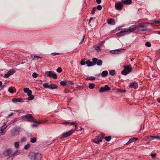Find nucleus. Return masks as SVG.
<instances>
[{
    "mask_svg": "<svg viewBox=\"0 0 160 160\" xmlns=\"http://www.w3.org/2000/svg\"><path fill=\"white\" fill-rule=\"evenodd\" d=\"M57 88V86L56 85L54 84H52L49 85V89H54Z\"/></svg>",
    "mask_w": 160,
    "mask_h": 160,
    "instance_id": "25",
    "label": "nucleus"
},
{
    "mask_svg": "<svg viewBox=\"0 0 160 160\" xmlns=\"http://www.w3.org/2000/svg\"><path fill=\"white\" fill-rule=\"evenodd\" d=\"M68 82L67 81H62L60 82V84L62 86H64L67 84Z\"/></svg>",
    "mask_w": 160,
    "mask_h": 160,
    "instance_id": "30",
    "label": "nucleus"
},
{
    "mask_svg": "<svg viewBox=\"0 0 160 160\" xmlns=\"http://www.w3.org/2000/svg\"><path fill=\"white\" fill-rule=\"evenodd\" d=\"M13 115V113H10V114H9V115H8V116L9 117H10V116H12V115Z\"/></svg>",
    "mask_w": 160,
    "mask_h": 160,
    "instance_id": "62",
    "label": "nucleus"
},
{
    "mask_svg": "<svg viewBox=\"0 0 160 160\" xmlns=\"http://www.w3.org/2000/svg\"><path fill=\"white\" fill-rule=\"evenodd\" d=\"M92 61L94 65L97 64L98 66H101L102 64V61L101 59L98 60L97 58H94L92 59Z\"/></svg>",
    "mask_w": 160,
    "mask_h": 160,
    "instance_id": "10",
    "label": "nucleus"
},
{
    "mask_svg": "<svg viewBox=\"0 0 160 160\" xmlns=\"http://www.w3.org/2000/svg\"><path fill=\"white\" fill-rule=\"evenodd\" d=\"M122 3L124 4L125 5H130L132 2V0H122L121 1Z\"/></svg>",
    "mask_w": 160,
    "mask_h": 160,
    "instance_id": "18",
    "label": "nucleus"
},
{
    "mask_svg": "<svg viewBox=\"0 0 160 160\" xmlns=\"http://www.w3.org/2000/svg\"><path fill=\"white\" fill-rule=\"evenodd\" d=\"M86 64L87 65L88 67H90L94 65L93 62H92L89 60H87L86 61Z\"/></svg>",
    "mask_w": 160,
    "mask_h": 160,
    "instance_id": "20",
    "label": "nucleus"
},
{
    "mask_svg": "<svg viewBox=\"0 0 160 160\" xmlns=\"http://www.w3.org/2000/svg\"><path fill=\"white\" fill-rule=\"evenodd\" d=\"M110 90V88L109 87L108 85H106L104 87H101L99 91L100 92H102Z\"/></svg>",
    "mask_w": 160,
    "mask_h": 160,
    "instance_id": "13",
    "label": "nucleus"
},
{
    "mask_svg": "<svg viewBox=\"0 0 160 160\" xmlns=\"http://www.w3.org/2000/svg\"><path fill=\"white\" fill-rule=\"evenodd\" d=\"M126 33L127 32L125 30V28H124L122 31H121L120 32L117 33V35L118 36H122L125 35Z\"/></svg>",
    "mask_w": 160,
    "mask_h": 160,
    "instance_id": "14",
    "label": "nucleus"
},
{
    "mask_svg": "<svg viewBox=\"0 0 160 160\" xmlns=\"http://www.w3.org/2000/svg\"><path fill=\"white\" fill-rule=\"evenodd\" d=\"M105 134L103 133H101L99 134L97 138L95 139L92 140V141L97 144H98L99 142H102V139L104 138Z\"/></svg>",
    "mask_w": 160,
    "mask_h": 160,
    "instance_id": "3",
    "label": "nucleus"
},
{
    "mask_svg": "<svg viewBox=\"0 0 160 160\" xmlns=\"http://www.w3.org/2000/svg\"><path fill=\"white\" fill-rule=\"evenodd\" d=\"M151 155L152 158H153L156 156V153H152L151 154Z\"/></svg>",
    "mask_w": 160,
    "mask_h": 160,
    "instance_id": "51",
    "label": "nucleus"
},
{
    "mask_svg": "<svg viewBox=\"0 0 160 160\" xmlns=\"http://www.w3.org/2000/svg\"><path fill=\"white\" fill-rule=\"evenodd\" d=\"M120 50L119 49L111 51L110 52L112 53H118Z\"/></svg>",
    "mask_w": 160,
    "mask_h": 160,
    "instance_id": "34",
    "label": "nucleus"
},
{
    "mask_svg": "<svg viewBox=\"0 0 160 160\" xmlns=\"http://www.w3.org/2000/svg\"><path fill=\"white\" fill-rule=\"evenodd\" d=\"M105 139L106 141L109 142L111 139V137L110 136L106 137L105 138Z\"/></svg>",
    "mask_w": 160,
    "mask_h": 160,
    "instance_id": "43",
    "label": "nucleus"
},
{
    "mask_svg": "<svg viewBox=\"0 0 160 160\" xmlns=\"http://www.w3.org/2000/svg\"><path fill=\"white\" fill-rule=\"evenodd\" d=\"M80 63L82 65H84L86 64V61L84 59H82L81 60Z\"/></svg>",
    "mask_w": 160,
    "mask_h": 160,
    "instance_id": "38",
    "label": "nucleus"
},
{
    "mask_svg": "<svg viewBox=\"0 0 160 160\" xmlns=\"http://www.w3.org/2000/svg\"><path fill=\"white\" fill-rule=\"evenodd\" d=\"M20 152L19 150H17L14 153H13L12 155H13V157L19 154Z\"/></svg>",
    "mask_w": 160,
    "mask_h": 160,
    "instance_id": "29",
    "label": "nucleus"
},
{
    "mask_svg": "<svg viewBox=\"0 0 160 160\" xmlns=\"http://www.w3.org/2000/svg\"><path fill=\"white\" fill-rule=\"evenodd\" d=\"M32 76L34 78H36L38 76V75L36 73L34 72L32 74Z\"/></svg>",
    "mask_w": 160,
    "mask_h": 160,
    "instance_id": "45",
    "label": "nucleus"
},
{
    "mask_svg": "<svg viewBox=\"0 0 160 160\" xmlns=\"http://www.w3.org/2000/svg\"><path fill=\"white\" fill-rule=\"evenodd\" d=\"M154 23L156 24H159L160 23V20L159 21H155Z\"/></svg>",
    "mask_w": 160,
    "mask_h": 160,
    "instance_id": "52",
    "label": "nucleus"
},
{
    "mask_svg": "<svg viewBox=\"0 0 160 160\" xmlns=\"http://www.w3.org/2000/svg\"><path fill=\"white\" fill-rule=\"evenodd\" d=\"M26 141V138H23L22 139L21 141L22 142H24L25 141Z\"/></svg>",
    "mask_w": 160,
    "mask_h": 160,
    "instance_id": "53",
    "label": "nucleus"
},
{
    "mask_svg": "<svg viewBox=\"0 0 160 160\" xmlns=\"http://www.w3.org/2000/svg\"><path fill=\"white\" fill-rule=\"evenodd\" d=\"M57 71L58 72L60 73L62 71V69L61 67L58 68L57 69Z\"/></svg>",
    "mask_w": 160,
    "mask_h": 160,
    "instance_id": "47",
    "label": "nucleus"
},
{
    "mask_svg": "<svg viewBox=\"0 0 160 160\" xmlns=\"http://www.w3.org/2000/svg\"><path fill=\"white\" fill-rule=\"evenodd\" d=\"M38 125L36 124H33L32 125V127H37L38 126Z\"/></svg>",
    "mask_w": 160,
    "mask_h": 160,
    "instance_id": "58",
    "label": "nucleus"
},
{
    "mask_svg": "<svg viewBox=\"0 0 160 160\" xmlns=\"http://www.w3.org/2000/svg\"><path fill=\"white\" fill-rule=\"evenodd\" d=\"M2 85V82L1 81H0V87H1Z\"/></svg>",
    "mask_w": 160,
    "mask_h": 160,
    "instance_id": "64",
    "label": "nucleus"
},
{
    "mask_svg": "<svg viewBox=\"0 0 160 160\" xmlns=\"http://www.w3.org/2000/svg\"><path fill=\"white\" fill-rule=\"evenodd\" d=\"M45 73L47 77L52 78L54 79H56L57 78V75L51 71H47L45 72Z\"/></svg>",
    "mask_w": 160,
    "mask_h": 160,
    "instance_id": "7",
    "label": "nucleus"
},
{
    "mask_svg": "<svg viewBox=\"0 0 160 160\" xmlns=\"http://www.w3.org/2000/svg\"><path fill=\"white\" fill-rule=\"evenodd\" d=\"M138 85L135 82H132L130 83L129 87L131 88H136L138 87Z\"/></svg>",
    "mask_w": 160,
    "mask_h": 160,
    "instance_id": "16",
    "label": "nucleus"
},
{
    "mask_svg": "<svg viewBox=\"0 0 160 160\" xmlns=\"http://www.w3.org/2000/svg\"><path fill=\"white\" fill-rule=\"evenodd\" d=\"M157 101H158V102H159V103H160V99H159V98H158V99H157Z\"/></svg>",
    "mask_w": 160,
    "mask_h": 160,
    "instance_id": "63",
    "label": "nucleus"
},
{
    "mask_svg": "<svg viewBox=\"0 0 160 160\" xmlns=\"http://www.w3.org/2000/svg\"><path fill=\"white\" fill-rule=\"evenodd\" d=\"M93 19H94V20L95 19V18H90L89 21V23H90V22H91V21Z\"/></svg>",
    "mask_w": 160,
    "mask_h": 160,
    "instance_id": "59",
    "label": "nucleus"
},
{
    "mask_svg": "<svg viewBox=\"0 0 160 160\" xmlns=\"http://www.w3.org/2000/svg\"><path fill=\"white\" fill-rule=\"evenodd\" d=\"M82 129V128L81 127H79L78 128V129H77V131H81Z\"/></svg>",
    "mask_w": 160,
    "mask_h": 160,
    "instance_id": "56",
    "label": "nucleus"
},
{
    "mask_svg": "<svg viewBox=\"0 0 160 160\" xmlns=\"http://www.w3.org/2000/svg\"><path fill=\"white\" fill-rule=\"evenodd\" d=\"M95 79V78L94 77L87 78H86V80H94Z\"/></svg>",
    "mask_w": 160,
    "mask_h": 160,
    "instance_id": "39",
    "label": "nucleus"
},
{
    "mask_svg": "<svg viewBox=\"0 0 160 160\" xmlns=\"http://www.w3.org/2000/svg\"><path fill=\"white\" fill-rule=\"evenodd\" d=\"M62 123L64 124H68L69 123V122L67 121H65Z\"/></svg>",
    "mask_w": 160,
    "mask_h": 160,
    "instance_id": "60",
    "label": "nucleus"
},
{
    "mask_svg": "<svg viewBox=\"0 0 160 160\" xmlns=\"http://www.w3.org/2000/svg\"><path fill=\"white\" fill-rule=\"evenodd\" d=\"M15 90L14 87H11L8 89V91L11 93H13L14 92V90Z\"/></svg>",
    "mask_w": 160,
    "mask_h": 160,
    "instance_id": "24",
    "label": "nucleus"
},
{
    "mask_svg": "<svg viewBox=\"0 0 160 160\" xmlns=\"http://www.w3.org/2000/svg\"><path fill=\"white\" fill-rule=\"evenodd\" d=\"M29 97L28 98V100H33L34 98V96L32 95V94L30 95H28Z\"/></svg>",
    "mask_w": 160,
    "mask_h": 160,
    "instance_id": "33",
    "label": "nucleus"
},
{
    "mask_svg": "<svg viewBox=\"0 0 160 160\" xmlns=\"http://www.w3.org/2000/svg\"><path fill=\"white\" fill-rule=\"evenodd\" d=\"M104 42L103 41H102L100 42L98 45H99L101 47L102 46V45L104 43Z\"/></svg>",
    "mask_w": 160,
    "mask_h": 160,
    "instance_id": "49",
    "label": "nucleus"
},
{
    "mask_svg": "<svg viewBox=\"0 0 160 160\" xmlns=\"http://www.w3.org/2000/svg\"><path fill=\"white\" fill-rule=\"evenodd\" d=\"M107 22L109 25H114L115 24V22L112 18L108 19L107 20Z\"/></svg>",
    "mask_w": 160,
    "mask_h": 160,
    "instance_id": "19",
    "label": "nucleus"
},
{
    "mask_svg": "<svg viewBox=\"0 0 160 160\" xmlns=\"http://www.w3.org/2000/svg\"><path fill=\"white\" fill-rule=\"evenodd\" d=\"M97 8L99 10H101L102 9V6L101 5H98L97 7Z\"/></svg>",
    "mask_w": 160,
    "mask_h": 160,
    "instance_id": "48",
    "label": "nucleus"
},
{
    "mask_svg": "<svg viewBox=\"0 0 160 160\" xmlns=\"http://www.w3.org/2000/svg\"><path fill=\"white\" fill-rule=\"evenodd\" d=\"M149 138H152V139L153 140H154L155 139H158V140L160 139V137L158 136H149L148 137V139H149Z\"/></svg>",
    "mask_w": 160,
    "mask_h": 160,
    "instance_id": "23",
    "label": "nucleus"
},
{
    "mask_svg": "<svg viewBox=\"0 0 160 160\" xmlns=\"http://www.w3.org/2000/svg\"><path fill=\"white\" fill-rule=\"evenodd\" d=\"M19 134L18 132L16 130H15L13 131L12 133V135L13 137H15L17 136Z\"/></svg>",
    "mask_w": 160,
    "mask_h": 160,
    "instance_id": "27",
    "label": "nucleus"
},
{
    "mask_svg": "<svg viewBox=\"0 0 160 160\" xmlns=\"http://www.w3.org/2000/svg\"><path fill=\"white\" fill-rule=\"evenodd\" d=\"M14 146L15 148H19V143L18 142H16L14 143Z\"/></svg>",
    "mask_w": 160,
    "mask_h": 160,
    "instance_id": "37",
    "label": "nucleus"
},
{
    "mask_svg": "<svg viewBox=\"0 0 160 160\" xmlns=\"http://www.w3.org/2000/svg\"><path fill=\"white\" fill-rule=\"evenodd\" d=\"M12 101L13 102H22L23 101L22 99L19 98H15L12 99Z\"/></svg>",
    "mask_w": 160,
    "mask_h": 160,
    "instance_id": "22",
    "label": "nucleus"
},
{
    "mask_svg": "<svg viewBox=\"0 0 160 160\" xmlns=\"http://www.w3.org/2000/svg\"><path fill=\"white\" fill-rule=\"evenodd\" d=\"M15 72V70L14 69H12L9 71L7 73L5 74L3 77L4 78H8L10 75L13 74Z\"/></svg>",
    "mask_w": 160,
    "mask_h": 160,
    "instance_id": "12",
    "label": "nucleus"
},
{
    "mask_svg": "<svg viewBox=\"0 0 160 160\" xmlns=\"http://www.w3.org/2000/svg\"><path fill=\"white\" fill-rule=\"evenodd\" d=\"M95 85L94 83H90L89 84V87L91 89H92L94 88Z\"/></svg>",
    "mask_w": 160,
    "mask_h": 160,
    "instance_id": "31",
    "label": "nucleus"
},
{
    "mask_svg": "<svg viewBox=\"0 0 160 160\" xmlns=\"http://www.w3.org/2000/svg\"><path fill=\"white\" fill-rule=\"evenodd\" d=\"M96 10V8L95 7H94L92 9L91 11V14H94L95 12V11Z\"/></svg>",
    "mask_w": 160,
    "mask_h": 160,
    "instance_id": "40",
    "label": "nucleus"
},
{
    "mask_svg": "<svg viewBox=\"0 0 160 160\" xmlns=\"http://www.w3.org/2000/svg\"><path fill=\"white\" fill-rule=\"evenodd\" d=\"M124 68V70L121 73L124 75H126L132 71V69L130 65L125 66Z\"/></svg>",
    "mask_w": 160,
    "mask_h": 160,
    "instance_id": "4",
    "label": "nucleus"
},
{
    "mask_svg": "<svg viewBox=\"0 0 160 160\" xmlns=\"http://www.w3.org/2000/svg\"><path fill=\"white\" fill-rule=\"evenodd\" d=\"M7 125L4 123L3 125L0 128V136L4 135L6 133L5 129L7 128Z\"/></svg>",
    "mask_w": 160,
    "mask_h": 160,
    "instance_id": "9",
    "label": "nucleus"
},
{
    "mask_svg": "<svg viewBox=\"0 0 160 160\" xmlns=\"http://www.w3.org/2000/svg\"><path fill=\"white\" fill-rule=\"evenodd\" d=\"M12 152V151L11 149H7L4 152V154L5 156H8L10 155Z\"/></svg>",
    "mask_w": 160,
    "mask_h": 160,
    "instance_id": "15",
    "label": "nucleus"
},
{
    "mask_svg": "<svg viewBox=\"0 0 160 160\" xmlns=\"http://www.w3.org/2000/svg\"><path fill=\"white\" fill-rule=\"evenodd\" d=\"M25 92L27 93L28 95H30L32 94V91L28 88H26L24 89Z\"/></svg>",
    "mask_w": 160,
    "mask_h": 160,
    "instance_id": "17",
    "label": "nucleus"
},
{
    "mask_svg": "<svg viewBox=\"0 0 160 160\" xmlns=\"http://www.w3.org/2000/svg\"><path fill=\"white\" fill-rule=\"evenodd\" d=\"M156 33L158 34H160V31H156Z\"/></svg>",
    "mask_w": 160,
    "mask_h": 160,
    "instance_id": "61",
    "label": "nucleus"
},
{
    "mask_svg": "<svg viewBox=\"0 0 160 160\" xmlns=\"http://www.w3.org/2000/svg\"><path fill=\"white\" fill-rule=\"evenodd\" d=\"M96 2L98 4H99L101 3V0H96Z\"/></svg>",
    "mask_w": 160,
    "mask_h": 160,
    "instance_id": "55",
    "label": "nucleus"
},
{
    "mask_svg": "<svg viewBox=\"0 0 160 160\" xmlns=\"http://www.w3.org/2000/svg\"><path fill=\"white\" fill-rule=\"evenodd\" d=\"M23 119L29 122H36L39 124L41 123V122H37L36 120L34 119L31 114H28L26 115L23 116L22 117Z\"/></svg>",
    "mask_w": 160,
    "mask_h": 160,
    "instance_id": "2",
    "label": "nucleus"
},
{
    "mask_svg": "<svg viewBox=\"0 0 160 160\" xmlns=\"http://www.w3.org/2000/svg\"><path fill=\"white\" fill-rule=\"evenodd\" d=\"M70 125H74L75 126V129H73L75 130V131L76 130L77 131V129H78V127L77 126V123L75 122H71L70 123Z\"/></svg>",
    "mask_w": 160,
    "mask_h": 160,
    "instance_id": "28",
    "label": "nucleus"
},
{
    "mask_svg": "<svg viewBox=\"0 0 160 160\" xmlns=\"http://www.w3.org/2000/svg\"><path fill=\"white\" fill-rule=\"evenodd\" d=\"M145 45L147 47H150L151 46V44L149 42H147L145 43Z\"/></svg>",
    "mask_w": 160,
    "mask_h": 160,
    "instance_id": "46",
    "label": "nucleus"
},
{
    "mask_svg": "<svg viewBox=\"0 0 160 160\" xmlns=\"http://www.w3.org/2000/svg\"><path fill=\"white\" fill-rule=\"evenodd\" d=\"M136 28V26L135 25H132L128 28H125V30L128 33L132 32Z\"/></svg>",
    "mask_w": 160,
    "mask_h": 160,
    "instance_id": "11",
    "label": "nucleus"
},
{
    "mask_svg": "<svg viewBox=\"0 0 160 160\" xmlns=\"http://www.w3.org/2000/svg\"><path fill=\"white\" fill-rule=\"evenodd\" d=\"M59 54V53H52L51 54V55H56Z\"/></svg>",
    "mask_w": 160,
    "mask_h": 160,
    "instance_id": "54",
    "label": "nucleus"
},
{
    "mask_svg": "<svg viewBox=\"0 0 160 160\" xmlns=\"http://www.w3.org/2000/svg\"><path fill=\"white\" fill-rule=\"evenodd\" d=\"M101 47L99 46L98 44L95 46V49L98 52H99L101 51L100 49Z\"/></svg>",
    "mask_w": 160,
    "mask_h": 160,
    "instance_id": "32",
    "label": "nucleus"
},
{
    "mask_svg": "<svg viewBox=\"0 0 160 160\" xmlns=\"http://www.w3.org/2000/svg\"><path fill=\"white\" fill-rule=\"evenodd\" d=\"M68 82V84L71 85L73 84V83L71 81H69Z\"/></svg>",
    "mask_w": 160,
    "mask_h": 160,
    "instance_id": "57",
    "label": "nucleus"
},
{
    "mask_svg": "<svg viewBox=\"0 0 160 160\" xmlns=\"http://www.w3.org/2000/svg\"><path fill=\"white\" fill-rule=\"evenodd\" d=\"M115 7L116 9L121 11L123 8V5L122 2H119L115 4Z\"/></svg>",
    "mask_w": 160,
    "mask_h": 160,
    "instance_id": "8",
    "label": "nucleus"
},
{
    "mask_svg": "<svg viewBox=\"0 0 160 160\" xmlns=\"http://www.w3.org/2000/svg\"><path fill=\"white\" fill-rule=\"evenodd\" d=\"M49 85L48 83H44L43 85V86L44 88H49Z\"/></svg>",
    "mask_w": 160,
    "mask_h": 160,
    "instance_id": "35",
    "label": "nucleus"
},
{
    "mask_svg": "<svg viewBox=\"0 0 160 160\" xmlns=\"http://www.w3.org/2000/svg\"><path fill=\"white\" fill-rule=\"evenodd\" d=\"M138 30L141 31H151V29H141V28H147L148 27V25L147 24V23H143L141 24H139L138 26Z\"/></svg>",
    "mask_w": 160,
    "mask_h": 160,
    "instance_id": "5",
    "label": "nucleus"
},
{
    "mask_svg": "<svg viewBox=\"0 0 160 160\" xmlns=\"http://www.w3.org/2000/svg\"><path fill=\"white\" fill-rule=\"evenodd\" d=\"M30 147V145L29 144H27L24 146V148L25 149H27L29 148Z\"/></svg>",
    "mask_w": 160,
    "mask_h": 160,
    "instance_id": "50",
    "label": "nucleus"
},
{
    "mask_svg": "<svg viewBox=\"0 0 160 160\" xmlns=\"http://www.w3.org/2000/svg\"><path fill=\"white\" fill-rule=\"evenodd\" d=\"M75 132V130L73 129H71L69 131L67 132L63 133L62 135H61V138H65L68 136H70L73 132Z\"/></svg>",
    "mask_w": 160,
    "mask_h": 160,
    "instance_id": "6",
    "label": "nucleus"
},
{
    "mask_svg": "<svg viewBox=\"0 0 160 160\" xmlns=\"http://www.w3.org/2000/svg\"><path fill=\"white\" fill-rule=\"evenodd\" d=\"M36 141V138L34 137L32 138H31V142L32 143H34Z\"/></svg>",
    "mask_w": 160,
    "mask_h": 160,
    "instance_id": "41",
    "label": "nucleus"
},
{
    "mask_svg": "<svg viewBox=\"0 0 160 160\" xmlns=\"http://www.w3.org/2000/svg\"><path fill=\"white\" fill-rule=\"evenodd\" d=\"M13 155H11L10 156L7 158V160H13Z\"/></svg>",
    "mask_w": 160,
    "mask_h": 160,
    "instance_id": "44",
    "label": "nucleus"
},
{
    "mask_svg": "<svg viewBox=\"0 0 160 160\" xmlns=\"http://www.w3.org/2000/svg\"><path fill=\"white\" fill-rule=\"evenodd\" d=\"M29 158L31 160H38L41 158V154L40 153L30 152L28 155Z\"/></svg>",
    "mask_w": 160,
    "mask_h": 160,
    "instance_id": "1",
    "label": "nucleus"
},
{
    "mask_svg": "<svg viewBox=\"0 0 160 160\" xmlns=\"http://www.w3.org/2000/svg\"><path fill=\"white\" fill-rule=\"evenodd\" d=\"M109 73L112 76L114 75L115 74V71L114 70H111L110 71Z\"/></svg>",
    "mask_w": 160,
    "mask_h": 160,
    "instance_id": "36",
    "label": "nucleus"
},
{
    "mask_svg": "<svg viewBox=\"0 0 160 160\" xmlns=\"http://www.w3.org/2000/svg\"><path fill=\"white\" fill-rule=\"evenodd\" d=\"M138 139L135 138H131L129 141L126 143L127 145H128L129 144L132 142L136 141Z\"/></svg>",
    "mask_w": 160,
    "mask_h": 160,
    "instance_id": "21",
    "label": "nucleus"
},
{
    "mask_svg": "<svg viewBox=\"0 0 160 160\" xmlns=\"http://www.w3.org/2000/svg\"><path fill=\"white\" fill-rule=\"evenodd\" d=\"M32 60H34L36 59V58H42L41 57H39V56H37L34 55V56H33L32 57Z\"/></svg>",
    "mask_w": 160,
    "mask_h": 160,
    "instance_id": "42",
    "label": "nucleus"
},
{
    "mask_svg": "<svg viewBox=\"0 0 160 160\" xmlns=\"http://www.w3.org/2000/svg\"><path fill=\"white\" fill-rule=\"evenodd\" d=\"M108 74V72L107 71H103L101 74V76L102 77H105Z\"/></svg>",
    "mask_w": 160,
    "mask_h": 160,
    "instance_id": "26",
    "label": "nucleus"
}]
</instances>
